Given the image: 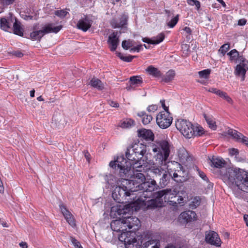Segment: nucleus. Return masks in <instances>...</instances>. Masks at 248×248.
Segmentation results:
<instances>
[{"label":"nucleus","mask_w":248,"mask_h":248,"mask_svg":"<svg viewBox=\"0 0 248 248\" xmlns=\"http://www.w3.org/2000/svg\"><path fill=\"white\" fill-rule=\"evenodd\" d=\"M92 22L93 21L87 16H84L83 17L79 20L77 26L78 29H80L83 31H86L91 28Z\"/></svg>","instance_id":"obj_12"},{"label":"nucleus","mask_w":248,"mask_h":248,"mask_svg":"<svg viewBox=\"0 0 248 248\" xmlns=\"http://www.w3.org/2000/svg\"><path fill=\"white\" fill-rule=\"evenodd\" d=\"M181 152H182L183 155H182V156H180V154H179V156L182 159H184L187 156V152L184 149L182 150L181 151Z\"/></svg>","instance_id":"obj_56"},{"label":"nucleus","mask_w":248,"mask_h":248,"mask_svg":"<svg viewBox=\"0 0 248 248\" xmlns=\"http://www.w3.org/2000/svg\"><path fill=\"white\" fill-rule=\"evenodd\" d=\"M146 71L150 75L154 77H159L161 76V73L157 68L152 65L149 66L146 69Z\"/></svg>","instance_id":"obj_25"},{"label":"nucleus","mask_w":248,"mask_h":248,"mask_svg":"<svg viewBox=\"0 0 248 248\" xmlns=\"http://www.w3.org/2000/svg\"><path fill=\"white\" fill-rule=\"evenodd\" d=\"M12 54L13 55H14L17 57H18V58H21L23 56V53L22 52H21L20 51H18V50L13 51L12 52Z\"/></svg>","instance_id":"obj_51"},{"label":"nucleus","mask_w":248,"mask_h":248,"mask_svg":"<svg viewBox=\"0 0 248 248\" xmlns=\"http://www.w3.org/2000/svg\"><path fill=\"white\" fill-rule=\"evenodd\" d=\"M201 199L199 197H196L194 198L193 202L195 203V205H199L200 203Z\"/></svg>","instance_id":"obj_55"},{"label":"nucleus","mask_w":248,"mask_h":248,"mask_svg":"<svg viewBox=\"0 0 248 248\" xmlns=\"http://www.w3.org/2000/svg\"><path fill=\"white\" fill-rule=\"evenodd\" d=\"M156 121L160 128L165 129L172 123V118L169 111H162L156 116Z\"/></svg>","instance_id":"obj_10"},{"label":"nucleus","mask_w":248,"mask_h":248,"mask_svg":"<svg viewBox=\"0 0 248 248\" xmlns=\"http://www.w3.org/2000/svg\"><path fill=\"white\" fill-rule=\"evenodd\" d=\"M67 14H68V12H67L64 10H58V11H55V14L57 16H58L61 18H63V17H65Z\"/></svg>","instance_id":"obj_41"},{"label":"nucleus","mask_w":248,"mask_h":248,"mask_svg":"<svg viewBox=\"0 0 248 248\" xmlns=\"http://www.w3.org/2000/svg\"><path fill=\"white\" fill-rule=\"evenodd\" d=\"M124 225V217L119 219L113 220L110 223V227L113 231L122 232L121 234L119 236V240L124 242L126 248H137L138 246H140L142 242L137 241L134 236L131 237L129 234L131 232H127L126 228Z\"/></svg>","instance_id":"obj_4"},{"label":"nucleus","mask_w":248,"mask_h":248,"mask_svg":"<svg viewBox=\"0 0 248 248\" xmlns=\"http://www.w3.org/2000/svg\"><path fill=\"white\" fill-rule=\"evenodd\" d=\"M157 108H158V107L157 105H152L149 106L147 108V110L150 112H154L156 110H157Z\"/></svg>","instance_id":"obj_46"},{"label":"nucleus","mask_w":248,"mask_h":248,"mask_svg":"<svg viewBox=\"0 0 248 248\" xmlns=\"http://www.w3.org/2000/svg\"><path fill=\"white\" fill-rule=\"evenodd\" d=\"M138 136L141 137L146 140H153L154 139V134L151 130L142 129L138 131Z\"/></svg>","instance_id":"obj_18"},{"label":"nucleus","mask_w":248,"mask_h":248,"mask_svg":"<svg viewBox=\"0 0 248 248\" xmlns=\"http://www.w3.org/2000/svg\"><path fill=\"white\" fill-rule=\"evenodd\" d=\"M168 202H169V204L170 205H172L173 206L176 207L178 206V203L176 201L174 200H170Z\"/></svg>","instance_id":"obj_57"},{"label":"nucleus","mask_w":248,"mask_h":248,"mask_svg":"<svg viewBox=\"0 0 248 248\" xmlns=\"http://www.w3.org/2000/svg\"><path fill=\"white\" fill-rule=\"evenodd\" d=\"M204 118L209 127L214 130H216L217 128V125L215 122L211 118L206 116L205 115H204Z\"/></svg>","instance_id":"obj_34"},{"label":"nucleus","mask_w":248,"mask_h":248,"mask_svg":"<svg viewBox=\"0 0 248 248\" xmlns=\"http://www.w3.org/2000/svg\"><path fill=\"white\" fill-rule=\"evenodd\" d=\"M152 150L155 153L156 161L162 166H166L170 154V144L168 141L161 140L152 146Z\"/></svg>","instance_id":"obj_5"},{"label":"nucleus","mask_w":248,"mask_h":248,"mask_svg":"<svg viewBox=\"0 0 248 248\" xmlns=\"http://www.w3.org/2000/svg\"><path fill=\"white\" fill-rule=\"evenodd\" d=\"M124 226L126 228L127 232H131V233H129L128 236H134L135 237V232L140 226V222L139 218L136 217H124Z\"/></svg>","instance_id":"obj_9"},{"label":"nucleus","mask_w":248,"mask_h":248,"mask_svg":"<svg viewBox=\"0 0 248 248\" xmlns=\"http://www.w3.org/2000/svg\"><path fill=\"white\" fill-rule=\"evenodd\" d=\"M146 151L145 145L138 142L133 143L129 147L126 152V156L128 160L125 159L126 163L125 164V168L128 166L130 169L135 172V173H140L144 170V160L142 159Z\"/></svg>","instance_id":"obj_3"},{"label":"nucleus","mask_w":248,"mask_h":248,"mask_svg":"<svg viewBox=\"0 0 248 248\" xmlns=\"http://www.w3.org/2000/svg\"><path fill=\"white\" fill-rule=\"evenodd\" d=\"M109 105L113 107H115V108H117L119 107V104L118 103H117L116 102H114V101H110L109 102Z\"/></svg>","instance_id":"obj_58"},{"label":"nucleus","mask_w":248,"mask_h":248,"mask_svg":"<svg viewBox=\"0 0 248 248\" xmlns=\"http://www.w3.org/2000/svg\"><path fill=\"white\" fill-rule=\"evenodd\" d=\"M118 32H113L109 36L108 41L110 49L112 51L116 50L119 43V38L117 37Z\"/></svg>","instance_id":"obj_17"},{"label":"nucleus","mask_w":248,"mask_h":248,"mask_svg":"<svg viewBox=\"0 0 248 248\" xmlns=\"http://www.w3.org/2000/svg\"><path fill=\"white\" fill-rule=\"evenodd\" d=\"M183 198L182 196H179L176 202H177L178 204H181L183 203Z\"/></svg>","instance_id":"obj_64"},{"label":"nucleus","mask_w":248,"mask_h":248,"mask_svg":"<svg viewBox=\"0 0 248 248\" xmlns=\"http://www.w3.org/2000/svg\"><path fill=\"white\" fill-rule=\"evenodd\" d=\"M176 128L186 138L193 137L194 125L186 120H178L175 123Z\"/></svg>","instance_id":"obj_8"},{"label":"nucleus","mask_w":248,"mask_h":248,"mask_svg":"<svg viewBox=\"0 0 248 248\" xmlns=\"http://www.w3.org/2000/svg\"><path fill=\"white\" fill-rule=\"evenodd\" d=\"M126 214V211L124 209L121 208L120 207H112L111 209L110 215L115 216L117 217L118 216H121Z\"/></svg>","instance_id":"obj_23"},{"label":"nucleus","mask_w":248,"mask_h":248,"mask_svg":"<svg viewBox=\"0 0 248 248\" xmlns=\"http://www.w3.org/2000/svg\"><path fill=\"white\" fill-rule=\"evenodd\" d=\"M175 76V73L174 70H169L164 76L163 81L165 82H169L172 81Z\"/></svg>","instance_id":"obj_28"},{"label":"nucleus","mask_w":248,"mask_h":248,"mask_svg":"<svg viewBox=\"0 0 248 248\" xmlns=\"http://www.w3.org/2000/svg\"><path fill=\"white\" fill-rule=\"evenodd\" d=\"M197 170L198 171L199 176L202 179H203L204 181H207V182L208 181V179L206 174L200 170L199 169H197Z\"/></svg>","instance_id":"obj_44"},{"label":"nucleus","mask_w":248,"mask_h":248,"mask_svg":"<svg viewBox=\"0 0 248 248\" xmlns=\"http://www.w3.org/2000/svg\"><path fill=\"white\" fill-rule=\"evenodd\" d=\"M187 3L191 5H195L197 10H199L201 7L200 2L197 0H187Z\"/></svg>","instance_id":"obj_37"},{"label":"nucleus","mask_w":248,"mask_h":248,"mask_svg":"<svg viewBox=\"0 0 248 248\" xmlns=\"http://www.w3.org/2000/svg\"><path fill=\"white\" fill-rule=\"evenodd\" d=\"M230 49V44H225L223 45L219 49V52L223 55H224L227 51Z\"/></svg>","instance_id":"obj_38"},{"label":"nucleus","mask_w":248,"mask_h":248,"mask_svg":"<svg viewBox=\"0 0 248 248\" xmlns=\"http://www.w3.org/2000/svg\"><path fill=\"white\" fill-rule=\"evenodd\" d=\"M138 115L142 118V122L144 124H149L152 121L153 117L151 115L147 114L145 112H140Z\"/></svg>","instance_id":"obj_27"},{"label":"nucleus","mask_w":248,"mask_h":248,"mask_svg":"<svg viewBox=\"0 0 248 248\" xmlns=\"http://www.w3.org/2000/svg\"><path fill=\"white\" fill-rule=\"evenodd\" d=\"M227 55L229 56V60L232 62L237 63L238 60L243 62V58L242 56H239V52L235 49L228 52Z\"/></svg>","instance_id":"obj_19"},{"label":"nucleus","mask_w":248,"mask_h":248,"mask_svg":"<svg viewBox=\"0 0 248 248\" xmlns=\"http://www.w3.org/2000/svg\"><path fill=\"white\" fill-rule=\"evenodd\" d=\"M126 163L124 156H117L109 163L110 168L115 170H119L121 177H125L121 180H116L112 175L107 176L108 179V183L114 189L112 196L113 199L118 203H127L135 210L144 208V205L154 204V201H146L151 194L148 192L157 188L155 181H145V177L141 173H135L133 170L128 169L125 164Z\"/></svg>","instance_id":"obj_1"},{"label":"nucleus","mask_w":248,"mask_h":248,"mask_svg":"<svg viewBox=\"0 0 248 248\" xmlns=\"http://www.w3.org/2000/svg\"><path fill=\"white\" fill-rule=\"evenodd\" d=\"M60 208L61 209L62 213L65 219L68 224L72 227H74L76 226V223L75 219L72 215L70 212L66 208L65 206L61 204L60 205Z\"/></svg>","instance_id":"obj_15"},{"label":"nucleus","mask_w":248,"mask_h":248,"mask_svg":"<svg viewBox=\"0 0 248 248\" xmlns=\"http://www.w3.org/2000/svg\"><path fill=\"white\" fill-rule=\"evenodd\" d=\"M62 28V26H55L53 23L46 24L40 30H36L35 27H34V31L30 33V38L33 41H40L45 34L51 32L57 33Z\"/></svg>","instance_id":"obj_7"},{"label":"nucleus","mask_w":248,"mask_h":248,"mask_svg":"<svg viewBox=\"0 0 248 248\" xmlns=\"http://www.w3.org/2000/svg\"><path fill=\"white\" fill-rule=\"evenodd\" d=\"M222 98L225 99L228 103L231 104H233V101L232 99L228 95V94L226 93H225Z\"/></svg>","instance_id":"obj_47"},{"label":"nucleus","mask_w":248,"mask_h":248,"mask_svg":"<svg viewBox=\"0 0 248 248\" xmlns=\"http://www.w3.org/2000/svg\"><path fill=\"white\" fill-rule=\"evenodd\" d=\"M13 22V19H7L5 18H1L0 19V28L5 31H8L10 28L11 23Z\"/></svg>","instance_id":"obj_22"},{"label":"nucleus","mask_w":248,"mask_h":248,"mask_svg":"<svg viewBox=\"0 0 248 248\" xmlns=\"http://www.w3.org/2000/svg\"><path fill=\"white\" fill-rule=\"evenodd\" d=\"M127 16L124 14L119 19H112L110 21V25L114 29L124 27L127 25Z\"/></svg>","instance_id":"obj_13"},{"label":"nucleus","mask_w":248,"mask_h":248,"mask_svg":"<svg viewBox=\"0 0 248 248\" xmlns=\"http://www.w3.org/2000/svg\"><path fill=\"white\" fill-rule=\"evenodd\" d=\"M229 154L231 156H235L236 157V156L238 155L239 152L238 150L235 148H232L230 149L229 150Z\"/></svg>","instance_id":"obj_45"},{"label":"nucleus","mask_w":248,"mask_h":248,"mask_svg":"<svg viewBox=\"0 0 248 248\" xmlns=\"http://www.w3.org/2000/svg\"><path fill=\"white\" fill-rule=\"evenodd\" d=\"M246 23V20L244 19H241L238 21V25H244Z\"/></svg>","instance_id":"obj_63"},{"label":"nucleus","mask_w":248,"mask_h":248,"mask_svg":"<svg viewBox=\"0 0 248 248\" xmlns=\"http://www.w3.org/2000/svg\"><path fill=\"white\" fill-rule=\"evenodd\" d=\"M218 90V89H217L215 88H211L208 91L209 92L214 93L216 94Z\"/></svg>","instance_id":"obj_62"},{"label":"nucleus","mask_w":248,"mask_h":248,"mask_svg":"<svg viewBox=\"0 0 248 248\" xmlns=\"http://www.w3.org/2000/svg\"><path fill=\"white\" fill-rule=\"evenodd\" d=\"M205 240L208 244L217 247H220L222 243L218 234L213 231L206 232Z\"/></svg>","instance_id":"obj_11"},{"label":"nucleus","mask_w":248,"mask_h":248,"mask_svg":"<svg viewBox=\"0 0 248 248\" xmlns=\"http://www.w3.org/2000/svg\"><path fill=\"white\" fill-rule=\"evenodd\" d=\"M89 84L93 87L98 90L101 91L104 89V85L102 81L96 78H93L90 81Z\"/></svg>","instance_id":"obj_20"},{"label":"nucleus","mask_w":248,"mask_h":248,"mask_svg":"<svg viewBox=\"0 0 248 248\" xmlns=\"http://www.w3.org/2000/svg\"><path fill=\"white\" fill-rule=\"evenodd\" d=\"M136 86L134 85H133L131 82H130V84L127 86L126 89L127 91H133V90H135L136 88Z\"/></svg>","instance_id":"obj_52"},{"label":"nucleus","mask_w":248,"mask_h":248,"mask_svg":"<svg viewBox=\"0 0 248 248\" xmlns=\"http://www.w3.org/2000/svg\"><path fill=\"white\" fill-rule=\"evenodd\" d=\"M144 42L150 44H153V37L151 39H149L148 38H144L142 39Z\"/></svg>","instance_id":"obj_54"},{"label":"nucleus","mask_w":248,"mask_h":248,"mask_svg":"<svg viewBox=\"0 0 248 248\" xmlns=\"http://www.w3.org/2000/svg\"><path fill=\"white\" fill-rule=\"evenodd\" d=\"M141 47H142L141 45H138L137 46H136L135 47L131 48L130 49V52H134V51L139 52L140 51V50L141 49Z\"/></svg>","instance_id":"obj_50"},{"label":"nucleus","mask_w":248,"mask_h":248,"mask_svg":"<svg viewBox=\"0 0 248 248\" xmlns=\"http://www.w3.org/2000/svg\"><path fill=\"white\" fill-rule=\"evenodd\" d=\"M234 73L237 76H241L242 80H244L246 70L245 69L243 65L241 64L237 65Z\"/></svg>","instance_id":"obj_26"},{"label":"nucleus","mask_w":248,"mask_h":248,"mask_svg":"<svg viewBox=\"0 0 248 248\" xmlns=\"http://www.w3.org/2000/svg\"><path fill=\"white\" fill-rule=\"evenodd\" d=\"M160 241L157 239H151L143 244V248H159Z\"/></svg>","instance_id":"obj_21"},{"label":"nucleus","mask_w":248,"mask_h":248,"mask_svg":"<svg viewBox=\"0 0 248 248\" xmlns=\"http://www.w3.org/2000/svg\"><path fill=\"white\" fill-rule=\"evenodd\" d=\"M179 218L181 221L190 222L197 219V215L195 212L188 210L182 213Z\"/></svg>","instance_id":"obj_14"},{"label":"nucleus","mask_w":248,"mask_h":248,"mask_svg":"<svg viewBox=\"0 0 248 248\" xmlns=\"http://www.w3.org/2000/svg\"><path fill=\"white\" fill-rule=\"evenodd\" d=\"M134 124V121L131 119H126L121 124V127L122 128H128L131 127Z\"/></svg>","instance_id":"obj_31"},{"label":"nucleus","mask_w":248,"mask_h":248,"mask_svg":"<svg viewBox=\"0 0 248 248\" xmlns=\"http://www.w3.org/2000/svg\"><path fill=\"white\" fill-rule=\"evenodd\" d=\"M225 92H223V91H222L220 90H218L217 93V94L216 95L219 96V97L222 98L223 97V96L224 95V94L225 93Z\"/></svg>","instance_id":"obj_60"},{"label":"nucleus","mask_w":248,"mask_h":248,"mask_svg":"<svg viewBox=\"0 0 248 248\" xmlns=\"http://www.w3.org/2000/svg\"><path fill=\"white\" fill-rule=\"evenodd\" d=\"M228 134L233 137L234 139L239 140L240 142L245 144L248 147V138L232 129L228 130Z\"/></svg>","instance_id":"obj_16"},{"label":"nucleus","mask_w":248,"mask_h":248,"mask_svg":"<svg viewBox=\"0 0 248 248\" xmlns=\"http://www.w3.org/2000/svg\"><path fill=\"white\" fill-rule=\"evenodd\" d=\"M151 171L156 175H160L163 172L164 169L161 167H153Z\"/></svg>","instance_id":"obj_40"},{"label":"nucleus","mask_w":248,"mask_h":248,"mask_svg":"<svg viewBox=\"0 0 248 248\" xmlns=\"http://www.w3.org/2000/svg\"><path fill=\"white\" fill-rule=\"evenodd\" d=\"M153 191L148 192L147 194L151 195L149 198H146V201H154L155 204H152L150 205H144V208L146 207L147 208H152L161 206L163 202V199L165 202H168L171 200V199L176 198L177 197V194L174 192H172L171 190L170 189H163L154 193H153ZM146 199V198L145 199Z\"/></svg>","instance_id":"obj_6"},{"label":"nucleus","mask_w":248,"mask_h":248,"mask_svg":"<svg viewBox=\"0 0 248 248\" xmlns=\"http://www.w3.org/2000/svg\"><path fill=\"white\" fill-rule=\"evenodd\" d=\"M167 174L166 173H163L161 179V181L160 182V185L161 186H165L167 184Z\"/></svg>","instance_id":"obj_48"},{"label":"nucleus","mask_w":248,"mask_h":248,"mask_svg":"<svg viewBox=\"0 0 248 248\" xmlns=\"http://www.w3.org/2000/svg\"><path fill=\"white\" fill-rule=\"evenodd\" d=\"M209 163L220 169V178L232 189L235 197L240 198L242 192H247L245 199L248 202V172L237 167L225 168L226 162L218 157L212 156L209 158Z\"/></svg>","instance_id":"obj_2"},{"label":"nucleus","mask_w":248,"mask_h":248,"mask_svg":"<svg viewBox=\"0 0 248 248\" xmlns=\"http://www.w3.org/2000/svg\"><path fill=\"white\" fill-rule=\"evenodd\" d=\"M133 45L134 44L133 41L129 39L123 41L122 43L123 48L125 50H127L131 47L133 46Z\"/></svg>","instance_id":"obj_35"},{"label":"nucleus","mask_w":248,"mask_h":248,"mask_svg":"<svg viewBox=\"0 0 248 248\" xmlns=\"http://www.w3.org/2000/svg\"><path fill=\"white\" fill-rule=\"evenodd\" d=\"M160 102V103L161 104V106H162V108L165 110L164 111H169V108H168V107H167L165 105V100H161Z\"/></svg>","instance_id":"obj_53"},{"label":"nucleus","mask_w":248,"mask_h":248,"mask_svg":"<svg viewBox=\"0 0 248 248\" xmlns=\"http://www.w3.org/2000/svg\"><path fill=\"white\" fill-rule=\"evenodd\" d=\"M211 73L210 69H205L199 72V75L202 78H207Z\"/></svg>","instance_id":"obj_36"},{"label":"nucleus","mask_w":248,"mask_h":248,"mask_svg":"<svg viewBox=\"0 0 248 248\" xmlns=\"http://www.w3.org/2000/svg\"><path fill=\"white\" fill-rule=\"evenodd\" d=\"M15 0H0V13L2 12L5 6L12 4Z\"/></svg>","instance_id":"obj_33"},{"label":"nucleus","mask_w":248,"mask_h":248,"mask_svg":"<svg viewBox=\"0 0 248 248\" xmlns=\"http://www.w3.org/2000/svg\"><path fill=\"white\" fill-rule=\"evenodd\" d=\"M71 240L73 245L75 246L76 248H83L81 245H80L79 242H78L75 238L71 237Z\"/></svg>","instance_id":"obj_43"},{"label":"nucleus","mask_w":248,"mask_h":248,"mask_svg":"<svg viewBox=\"0 0 248 248\" xmlns=\"http://www.w3.org/2000/svg\"><path fill=\"white\" fill-rule=\"evenodd\" d=\"M225 92H223V91H222L220 90H218L217 93V94L216 95L219 96V97L222 98L223 97V96L224 95V94L225 93Z\"/></svg>","instance_id":"obj_59"},{"label":"nucleus","mask_w":248,"mask_h":248,"mask_svg":"<svg viewBox=\"0 0 248 248\" xmlns=\"http://www.w3.org/2000/svg\"><path fill=\"white\" fill-rule=\"evenodd\" d=\"M165 38L164 33H160L157 36L153 37V45H157L162 42Z\"/></svg>","instance_id":"obj_32"},{"label":"nucleus","mask_w":248,"mask_h":248,"mask_svg":"<svg viewBox=\"0 0 248 248\" xmlns=\"http://www.w3.org/2000/svg\"><path fill=\"white\" fill-rule=\"evenodd\" d=\"M130 82L136 87H140L141 86L143 80L141 77L139 76H134L130 78Z\"/></svg>","instance_id":"obj_29"},{"label":"nucleus","mask_w":248,"mask_h":248,"mask_svg":"<svg viewBox=\"0 0 248 248\" xmlns=\"http://www.w3.org/2000/svg\"><path fill=\"white\" fill-rule=\"evenodd\" d=\"M193 132H194L193 137L201 136L204 134V130L201 126H194Z\"/></svg>","instance_id":"obj_30"},{"label":"nucleus","mask_w":248,"mask_h":248,"mask_svg":"<svg viewBox=\"0 0 248 248\" xmlns=\"http://www.w3.org/2000/svg\"><path fill=\"white\" fill-rule=\"evenodd\" d=\"M21 17L26 20H30L35 19V17L30 15L29 14H27L26 13H23L21 14Z\"/></svg>","instance_id":"obj_42"},{"label":"nucleus","mask_w":248,"mask_h":248,"mask_svg":"<svg viewBox=\"0 0 248 248\" xmlns=\"http://www.w3.org/2000/svg\"><path fill=\"white\" fill-rule=\"evenodd\" d=\"M13 31L15 34L22 36L23 35V30L22 28L20 23L18 22L15 18V22L13 24Z\"/></svg>","instance_id":"obj_24"},{"label":"nucleus","mask_w":248,"mask_h":248,"mask_svg":"<svg viewBox=\"0 0 248 248\" xmlns=\"http://www.w3.org/2000/svg\"><path fill=\"white\" fill-rule=\"evenodd\" d=\"M178 16H179L177 15L174 18L171 19V20L168 23V26L170 28L174 27L178 21Z\"/></svg>","instance_id":"obj_39"},{"label":"nucleus","mask_w":248,"mask_h":248,"mask_svg":"<svg viewBox=\"0 0 248 248\" xmlns=\"http://www.w3.org/2000/svg\"><path fill=\"white\" fill-rule=\"evenodd\" d=\"M19 246L22 248H28V244L25 242H21L19 243Z\"/></svg>","instance_id":"obj_61"},{"label":"nucleus","mask_w":248,"mask_h":248,"mask_svg":"<svg viewBox=\"0 0 248 248\" xmlns=\"http://www.w3.org/2000/svg\"><path fill=\"white\" fill-rule=\"evenodd\" d=\"M135 57H136V56L131 55H129L128 56H124V58H122V60L126 62H130Z\"/></svg>","instance_id":"obj_49"}]
</instances>
